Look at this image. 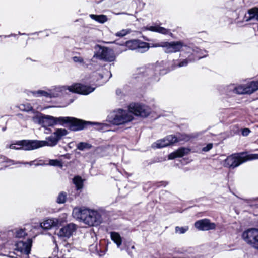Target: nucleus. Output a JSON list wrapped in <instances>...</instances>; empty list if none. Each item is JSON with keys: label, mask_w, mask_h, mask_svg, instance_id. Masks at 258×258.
Masks as SVG:
<instances>
[{"label": "nucleus", "mask_w": 258, "mask_h": 258, "mask_svg": "<svg viewBox=\"0 0 258 258\" xmlns=\"http://www.w3.org/2000/svg\"><path fill=\"white\" fill-rule=\"evenodd\" d=\"M128 112L121 109L114 111L109 116V121L115 125H120L131 121L134 117L132 113L136 116L146 117L151 113V108L145 105L132 103L128 106Z\"/></svg>", "instance_id": "f257e3e1"}, {"label": "nucleus", "mask_w": 258, "mask_h": 258, "mask_svg": "<svg viewBox=\"0 0 258 258\" xmlns=\"http://www.w3.org/2000/svg\"><path fill=\"white\" fill-rule=\"evenodd\" d=\"M166 66V61H162L149 64L148 67L140 68L138 69L135 78L138 81H148V83L157 82L159 80V75L168 72L165 69Z\"/></svg>", "instance_id": "f03ea898"}, {"label": "nucleus", "mask_w": 258, "mask_h": 258, "mask_svg": "<svg viewBox=\"0 0 258 258\" xmlns=\"http://www.w3.org/2000/svg\"><path fill=\"white\" fill-rule=\"evenodd\" d=\"M62 126H67L70 131L73 132L90 129L91 127L97 130L105 131H108L107 128L109 126L106 123L85 121L74 117L69 116H63Z\"/></svg>", "instance_id": "7ed1b4c3"}, {"label": "nucleus", "mask_w": 258, "mask_h": 258, "mask_svg": "<svg viewBox=\"0 0 258 258\" xmlns=\"http://www.w3.org/2000/svg\"><path fill=\"white\" fill-rule=\"evenodd\" d=\"M73 216L90 226H97L102 222L101 214L97 211L86 208H75Z\"/></svg>", "instance_id": "20e7f679"}, {"label": "nucleus", "mask_w": 258, "mask_h": 258, "mask_svg": "<svg viewBox=\"0 0 258 258\" xmlns=\"http://www.w3.org/2000/svg\"><path fill=\"white\" fill-rule=\"evenodd\" d=\"M148 50L150 47H162L166 53H172L179 52L183 46H185L182 41H159L154 43H148Z\"/></svg>", "instance_id": "39448f33"}, {"label": "nucleus", "mask_w": 258, "mask_h": 258, "mask_svg": "<svg viewBox=\"0 0 258 258\" xmlns=\"http://www.w3.org/2000/svg\"><path fill=\"white\" fill-rule=\"evenodd\" d=\"M190 137L187 135H181V137H177L175 135H170L165 138L157 140L152 144V147L155 148H162L172 145L180 141H188Z\"/></svg>", "instance_id": "423d86ee"}, {"label": "nucleus", "mask_w": 258, "mask_h": 258, "mask_svg": "<svg viewBox=\"0 0 258 258\" xmlns=\"http://www.w3.org/2000/svg\"><path fill=\"white\" fill-rule=\"evenodd\" d=\"M63 116L58 117L40 114L33 118L35 122L38 123L44 127L53 126L55 125L62 126Z\"/></svg>", "instance_id": "0eeeda50"}, {"label": "nucleus", "mask_w": 258, "mask_h": 258, "mask_svg": "<svg viewBox=\"0 0 258 258\" xmlns=\"http://www.w3.org/2000/svg\"><path fill=\"white\" fill-rule=\"evenodd\" d=\"M242 238L248 245L258 250V229L250 228L244 231Z\"/></svg>", "instance_id": "6e6552de"}, {"label": "nucleus", "mask_w": 258, "mask_h": 258, "mask_svg": "<svg viewBox=\"0 0 258 258\" xmlns=\"http://www.w3.org/2000/svg\"><path fill=\"white\" fill-rule=\"evenodd\" d=\"M121 46H125L128 49L135 50L138 53H145L148 51V43L143 42L139 39H133L119 44Z\"/></svg>", "instance_id": "1a4fd4ad"}, {"label": "nucleus", "mask_w": 258, "mask_h": 258, "mask_svg": "<svg viewBox=\"0 0 258 258\" xmlns=\"http://www.w3.org/2000/svg\"><path fill=\"white\" fill-rule=\"evenodd\" d=\"M6 147L16 150L31 151L35 150L33 140L15 141L11 144L7 145Z\"/></svg>", "instance_id": "9d476101"}, {"label": "nucleus", "mask_w": 258, "mask_h": 258, "mask_svg": "<svg viewBox=\"0 0 258 258\" xmlns=\"http://www.w3.org/2000/svg\"><path fill=\"white\" fill-rule=\"evenodd\" d=\"M244 162L242 154H234L228 156L224 161L223 165L225 167L234 168Z\"/></svg>", "instance_id": "9b49d317"}, {"label": "nucleus", "mask_w": 258, "mask_h": 258, "mask_svg": "<svg viewBox=\"0 0 258 258\" xmlns=\"http://www.w3.org/2000/svg\"><path fill=\"white\" fill-rule=\"evenodd\" d=\"M96 46L99 48V49L96 55L100 59L108 62H112L115 60L116 56L112 49L98 45Z\"/></svg>", "instance_id": "f8f14e48"}, {"label": "nucleus", "mask_w": 258, "mask_h": 258, "mask_svg": "<svg viewBox=\"0 0 258 258\" xmlns=\"http://www.w3.org/2000/svg\"><path fill=\"white\" fill-rule=\"evenodd\" d=\"M185 46L182 47H184V50L188 53H190L189 55V61L193 62L194 61L199 60L201 58L205 57L206 55L204 54L206 53V51H203L197 47H191L187 46L185 44Z\"/></svg>", "instance_id": "ddd939ff"}, {"label": "nucleus", "mask_w": 258, "mask_h": 258, "mask_svg": "<svg viewBox=\"0 0 258 258\" xmlns=\"http://www.w3.org/2000/svg\"><path fill=\"white\" fill-rule=\"evenodd\" d=\"M33 141L35 150L44 146L53 147L56 145L58 142V139L54 136V133L46 138V141L33 140Z\"/></svg>", "instance_id": "4468645a"}, {"label": "nucleus", "mask_w": 258, "mask_h": 258, "mask_svg": "<svg viewBox=\"0 0 258 258\" xmlns=\"http://www.w3.org/2000/svg\"><path fill=\"white\" fill-rule=\"evenodd\" d=\"M95 89V87L79 83L68 87V90L70 92L77 93L83 95H88L92 92Z\"/></svg>", "instance_id": "2eb2a0df"}, {"label": "nucleus", "mask_w": 258, "mask_h": 258, "mask_svg": "<svg viewBox=\"0 0 258 258\" xmlns=\"http://www.w3.org/2000/svg\"><path fill=\"white\" fill-rule=\"evenodd\" d=\"M32 245V240L30 238L26 241H19L15 244V250L28 256L31 251Z\"/></svg>", "instance_id": "dca6fc26"}, {"label": "nucleus", "mask_w": 258, "mask_h": 258, "mask_svg": "<svg viewBox=\"0 0 258 258\" xmlns=\"http://www.w3.org/2000/svg\"><path fill=\"white\" fill-rule=\"evenodd\" d=\"M195 227L199 230L207 231L215 229L216 225L214 223L210 222L208 219H204L198 220L195 223Z\"/></svg>", "instance_id": "f3484780"}, {"label": "nucleus", "mask_w": 258, "mask_h": 258, "mask_svg": "<svg viewBox=\"0 0 258 258\" xmlns=\"http://www.w3.org/2000/svg\"><path fill=\"white\" fill-rule=\"evenodd\" d=\"M76 225L70 223L62 227L59 231L58 235L59 237L69 238L76 230Z\"/></svg>", "instance_id": "a211bd4d"}, {"label": "nucleus", "mask_w": 258, "mask_h": 258, "mask_svg": "<svg viewBox=\"0 0 258 258\" xmlns=\"http://www.w3.org/2000/svg\"><path fill=\"white\" fill-rule=\"evenodd\" d=\"M111 239L114 242V243L116 244L118 248H120L121 250H126L131 256H133V254L130 251L128 247H126V246L125 247H120L122 243V240L120 235L118 233L115 232H111Z\"/></svg>", "instance_id": "6ab92c4d"}, {"label": "nucleus", "mask_w": 258, "mask_h": 258, "mask_svg": "<svg viewBox=\"0 0 258 258\" xmlns=\"http://www.w3.org/2000/svg\"><path fill=\"white\" fill-rule=\"evenodd\" d=\"M190 152V149L185 147H180L176 151L170 153L168 155V159L170 160L174 159L176 158L182 157L187 155Z\"/></svg>", "instance_id": "aec40b11"}, {"label": "nucleus", "mask_w": 258, "mask_h": 258, "mask_svg": "<svg viewBox=\"0 0 258 258\" xmlns=\"http://www.w3.org/2000/svg\"><path fill=\"white\" fill-rule=\"evenodd\" d=\"M60 222V221L57 218L49 219L41 223L40 226L44 230H48L54 227H58Z\"/></svg>", "instance_id": "412c9836"}, {"label": "nucleus", "mask_w": 258, "mask_h": 258, "mask_svg": "<svg viewBox=\"0 0 258 258\" xmlns=\"http://www.w3.org/2000/svg\"><path fill=\"white\" fill-rule=\"evenodd\" d=\"M143 30H149L152 32H158L163 34H167L169 32V30L164 27H160L159 26H147L144 27Z\"/></svg>", "instance_id": "4be33fe9"}, {"label": "nucleus", "mask_w": 258, "mask_h": 258, "mask_svg": "<svg viewBox=\"0 0 258 258\" xmlns=\"http://www.w3.org/2000/svg\"><path fill=\"white\" fill-rule=\"evenodd\" d=\"M32 93L33 95L35 97L44 96L46 98H52V97H56L58 95V94H56L55 95L53 94L48 93V92H47L45 91H43V90H38V91H33Z\"/></svg>", "instance_id": "5701e85b"}, {"label": "nucleus", "mask_w": 258, "mask_h": 258, "mask_svg": "<svg viewBox=\"0 0 258 258\" xmlns=\"http://www.w3.org/2000/svg\"><path fill=\"white\" fill-rule=\"evenodd\" d=\"M257 8L249 9L247 14L244 16V19L247 22L255 18L256 14L257 12Z\"/></svg>", "instance_id": "b1692460"}, {"label": "nucleus", "mask_w": 258, "mask_h": 258, "mask_svg": "<svg viewBox=\"0 0 258 258\" xmlns=\"http://www.w3.org/2000/svg\"><path fill=\"white\" fill-rule=\"evenodd\" d=\"M248 88V86L239 85L237 86L235 85V94H250V90Z\"/></svg>", "instance_id": "393cba45"}, {"label": "nucleus", "mask_w": 258, "mask_h": 258, "mask_svg": "<svg viewBox=\"0 0 258 258\" xmlns=\"http://www.w3.org/2000/svg\"><path fill=\"white\" fill-rule=\"evenodd\" d=\"M72 59L74 63L83 68H87L88 64L82 57L79 55H74L72 57Z\"/></svg>", "instance_id": "a878e982"}, {"label": "nucleus", "mask_w": 258, "mask_h": 258, "mask_svg": "<svg viewBox=\"0 0 258 258\" xmlns=\"http://www.w3.org/2000/svg\"><path fill=\"white\" fill-rule=\"evenodd\" d=\"M90 17L93 20H94L100 23H104L108 20L107 16L104 15H97L94 14H91L90 15Z\"/></svg>", "instance_id": "bb28decb"}, {"label": "nucleus", "mask_w": 258, "mask_h": 258, "mask_svg": "<svg viewBox=\"0 0 258 258\" xmlns=\"http://www.w3.org/2000/svg\"><path fill=\"white\" fill-rule=\"evenodd\" d=\"M235 85L230 84L225 88V93L228 97H232L235 95Z\"/></svg>", "instance_id": "cd10ccee"}, {"label": "nucleus", "mask_w": 258, "mask_h": 258, "mask_svg": "<svg viewBox=\"0 0 258 258\" xmlns=\"http://www.w3.org/2000/svg\"><path fill=\"white\" fill-rule=\"evenodd\" d=\"M54 136L56 137L59 141L62 137L67 135L68 133V131L64 128H58L54 133Z\"/></svg>", "instance_id": "c85d7f7f"}, {"label": "nucleus", "mask_w": 258, "mask_h": 258, "mask_svg": "<svg viewBox=\"0 0 258 258\" xmlns=\"http://www.w3.org/2000/svg\"><path fill=\"white\" fill-rule=\"evenodd\" d=\"M73 182L75 185L76 190H79L83 188V183L81 177L79 176H75L73 179Z\"/></svg>", "instance_id": "c756f323"}, {"label": "nucleus", "mask_w": 258, "mask_h": 258, "mask_svg": "<svg viewBox=\"0 0 258 258\" xmlns=\"http://www.w3.org/2000/svg\"><path fill=\"white\" fill-rule=\"evenodd\" d=\"M92 145L87 142H80L77 145V149L80 151L89 150L92 147Z\"/></svg>", "instance_id": "7c9ffc66"}, {"label": "nucleus", "mask_w": 258, "mask_h": 258, "mask_svg": "<svg viewBox=\"0 0 258 258\" xmlns=\"http://www.w3.org/2000/svg\"><path fill=\"white\" fill-rule=\"evenodd\" d=\"M13 232L16 238H22L27 235L25 229L16 228L13 230Z\"/></svg>", "instance_id": "2f4dec72"}, {"label": "nucleus", "mask_w": 258, "mask_h": 258, "mask_svg": "<svg viewBox=\"0 0 258 258\" xmlns=\"http://www.w3.org/2000/svg\"><path fill=\"white\" fill-rule=\"evenodd\" d=\"M241 153L242 154L244 162L249 160L258 159V154H245L244 153Z\"/></svg>", "instance_id": "473e14b6"}, {"label": "nucleus", "mask_w": 258, "mask_h": 258, "mask_svg": "<svg viewBox=\"0 0 258 258\" xmlns=\"http://www.w3.org/2000/svg\"><path fill=\"white\" fill-rule=\"evenodd\" d=\"M189 62H191L189 61V55L188 56V58L185 59H183V60L181 61L180 62H177L176 61L174 62V67L172 68V69H174L176 67H185L187 66Z\"/></svg>", "instance_id": "72a5a7b5"}, {"label": "nucleus", "mask_w": 258, "mask_h": 258, "mask_svg": "<svg viewBox=\"0 0 258 258\" xmlns=\"http://www.w3.org/2000/svg\"><path fill=\"white\" fill-rule=\"evenodd\" d=\"M248 87L250 90V94L258 90V81H252L248 85Z\"/></svg>", "instance_id": "f704fd0d"}, {"label": "nucleus", "mask_w": 258, "mask_h": 258, "mask_svg": "<svg viewBox=\"0 0 258 258\" xmlns=\"http://www.w3.org/2000/svg\"><path fill=\"white\" fill-rule=\"evenodd\" d=\"M67 194L64 191L61 192L58 196L56 202L58 204H63L66 202Z\"/></svg>", "instance_id": "c9c22d12"}, {"label": "nucleus", "mask_w": 258, "mask_h": 258, "mask_svg": "<svg viewBox=\"0 0 258 258\" xmlns=\"http://www.w3.org/2000/svg\"><path fill=\"white\" fill-rule=\"evenodd\" d=\"M47 164L50 166L57 167H61L62 166L61 161L57 159H50L49 160V163H48Z\"/></svg>", "instance_id": "e433bc0d"}, {"label": "nucleus", "mask_w": 258, "mask_h": 258, "mask_svg": "<svg viewBox=\"0 0 258 258\" xmlns=\"http://www.w3.org/2000/svg\"><path fill=\"white\" fill-rule=\"evenodd\" d=\"M188 230V226H184V227L176 226L175 229V233L180 234L185 233Z\"/></svg>", "instance_id": "4c0bfd02"}, {"label": "nucleus", "mask_w": 258, "mask_h": 258, "mask_svg": "<svg viewBox=\"0 0 258 258\" xmlns=\"http://www.w3.org/2000/svg\"><path fill=\"white\" fill-rule=\"evenodd\" d=\"M19 108L21 110L25 112H29L33 110V107L29 104L21 105Z\"/></svg>", "instance_id": "58836bf2"}, {"label": "nucleus", "mask_w": 258, "mask_h": 258, "mask_svg": "<svg viewBox=\"0 0 258 258\" xmlns=\"http://www.w3.org/2000/svg\"><path fill=\"white\" fill-rule=\"evenodd\" d=\"M240 130L236 125H233L230 127V133L232 135L240 134Z\"/></svg>", "instance_id": "ea45409f"}, {"label": "nucleus", "mask_w": 258, "mask_h": 258, "mask_svg": "<svg viewBox=\"0 0 258 258\" xmlns=\"http://www.w3.org/2000/svg\"><path fill=\"white\" fill-rule=\"evenodd\" d=\"M130 31L127 29H122L115 33V36L117 37H123L126 34H128Z\"/></svg>", "instance_id": "a19ab883"}, {"label": "nucleus", "mask_w": 258, "mask_h": 258, "mask_svg": "<svg viewBox=\"0 0 258 258\" xmlns=\"http://www.w3.org/2000/svg\"><path fill=\"white\" fill-rule=\"evenodd\" d=\"M249 205L253 209L258 208V198L254 199L249 202Z\"/></svg>", "instance_id": "79ce46f5"}, {"label": "nucleus", "mask_w": 258, "mask_h": 258, "mask_svg": "<svg viewBox=\"0 0 258 258\" xmlns=\"http://www.w3.org/2000/svg\"><path fill=\"white\" fill-rule=\"evenodd\" d=\"M92 77L95 78L93 79V81L97 82L99 79H102L103 78V76L102 74L99 73L98 72H94L92 74Z\"/></svg>", "instance_id": "37998d69"}, {"label": "nucleus", "mask_w": 258, "mask_h": 258, "mask_svg": "<svg viewBox=\"0 0 258 258\" xmlns=\"http://www.w3.org/2000/svg\"><path fill=\"white\" fill-rule=\"evenodd\" d=\"M240 130L241 134L244 137L247 136L251 132L248 128H241Z\"/></svg>", "instance_id": "c03bdc74"}, {"label": "nucleus", "mask_w": 258, "mask_h": 258, "mask_svg": "<svg viewBox=\"0 0 258 258\" xmlns=\"http://www.w3.org/2000/svg\"><path fill=\"white\" fill-rule=\"evenodd\" d=\"M213 146L212 143H209L202 148V151L204 152H208L213 148Z\"/></svg>", "instance_id": "a18cd8bd"}, {"label": "nucleus", "mask_w": 258, "mask_h": 258, "mask_svg": "<svg viewBox=\"0 0 258 258\" xmlns=\"http://www.w3.org/2000/svg\"><path fill=\"white\" fill-rule=\"evenodd\" d=\"M47 163L45 162V161L43 160H37V162L36 163H35V166H43L45 165H47Z\"/></svg>", "instance_id": "49530a36"}, {"label": "nucleus", "mask_w": 258, "mask_h": 258, "mask_svg": "<svg viewBox=\"0 0 258 258\" xmlns=\"http://www.w3.org/2000/svg\"><path fill=\"white\" fill-rule=\"evenodd\" d=\"M155 184L156 185V186L157 187H160L161 186L165 187L168 184V183L166 182H164V181H161V182L155 183Z\"/></svg>", "instance_id": "de8ad7c7"}, {"label": "nucleus", "mask_w": 258, "mask_h": 258, "mask_svg": "<svg viewBox=\"0 0 258 258\" xmlns=\"http://www.w3.org/2000/svg\"><path fill=\"white\" fill-rule=\"evenodd\" d=\"M37 162V160H34L32 161H31V162H18L19 163H23V164H29L30 165V166L32 165H35V163H36Z\"/></svg>", "instance_id": "09e8293b"}, {"label": "nucleus", "mask_w": 258, "mask_h": 258, "mask_svg": "<svg viewBox=\"0 0 258 258\" xmlns=\"http://www.w3.org/2000/svg\"><path fill=\"white\" fill-rule=\"evenodd\" d=\"M16 35L15 34H11L10 35H1L0 37H3L4 38H8V37H10L11 36H15Z\"/></svg>", "instance_id": "8fccbe9b"}, {"label": "nucleus", "mask_w": 258, "mask_h": 258, "mask_svg": "<svg viewBox=\"0 0 258 258\" xmlns=\"http://www.w3.org/2000/svg\"><path fill=\"white\" fill-rule=\"evenodd\" d=\"M121 90L120 89H117L116 91V93L117 95H119L120 94H121Z\"/></svg>", "instance_id": "3c124183"}, {"label": "nucleus", "mask_w": 258, "mask_h": 258, "mask_svg": "<svg viewBox=\"0 0 258 258\" xmlns=\"http://www.w3.org/2000/svg\"><path fill=\"white\" fill-rule=\"evenodd\" d=\"M7 162L11 163L12 164H14V161L12 160H9V161H7Z\"/></svg>", "instance_id": "603ef678"}, {"label": "nucleus", "mask_w": 258, "mask_h": 258, "mask_svg": "<svg viewBox=\"0 0 258 258\" xmlns=\"http://www.w3.org/2000/svg\"><path fill=\"white\" fill-rule=\"evenodd\" d=\"M143 38L146 41H150V40L149 39H148V38H147L145 36H143Z\"/></svg>", "instance_id": "864d4df0"}, {"label": "nucleus", "mask_w": 258, "mask_h": 258, "mask_svg": "<svg viewBox=\"0 0 258 258\" xmlns=\"http://www.w3.org/2000/svg\"><path fill=\"white\" fill-rule=\"evenodd\" d=\"M19 35H25L26 34L25 33H20V32H19Z\"/></svg>", "instance_id": "5fc2aeb1"}, {"label": "nucleus", "mask_w": 258, "mask_h": 258, "mask_svg": "<svg viewBox=\"0 0 258 258\" xmlns=\"http://www.w3.org/2000/svg\"><path fill=\"white\" fill-rule=\"evenodd\" d=\"M176 253H182V252L181 251H176Z\"/></svg>", "instance_id": "6e6d98bb"}, {"label": "nucleus", "mask_w": 258, "mask_h": 258, "mask_svg": "<svg viewBox=\"0 0 258 258\" xmlns=\"http://www.w3.org/2000/svg\"><path fill=\"white\" fill-rule=\"evenodd\" d=\"M134 248H135L134 246V245H132V246H131V249H134Z\"/></svg>", "instance_id": "4d7b16f0"}, {"label": "nucleus", "mask_w": 258, "mask_h": 258, "mask_svg": "<svg viewBox=\"0 0 258 258\" xmlns=\"http://www.w3.org/2000/svg\"><path fill=\"white\" fill-rule=\"evenodd\" d=\"M5 130H6V128H3V129H2V130H3V131H5Z\"/></svg>", "instance_id": "13d9d810"}, {"label": "nucleus", "mask_w": 258, "mask_h": 258, "mask_svg": "<svg viewBox=\"0 0 258 258\" xmlns=\"http://www.w3.org/2000/svg\"><path fill=\"white\" fill-rule=\"evenodd\" d=\"M184 252H188V250H184Z\"/></svg>", "instance_id": "bf43d9fd"}, {"label": "nucleus", "mask_w": 258, "mask_h": 258, "mask_svg": "<svg viewBox=\"0 0 258 258\" xmlns=\"http://www.w3.org/2000/svg\"><path fill=\"white\" fill-rule=\"evenodd\" d=\"M77 52L74 53V54H77Z\"/></svg>", "instance_id": "052dcab7"}, {"label": "nucleus", "mask_w": 258, "mask_h": 258, "mask_svg": "<svg viewBox=\"0 0 258 258\" xmlns=\"http://www.w3.org/2000/svg\"><path fill=\"white\" fill-rule=\"evenodd\" d=\"M121 14V13H118V14H117V15H119V14Z\"/></svg>", "instance_id": "680f3d73"}]
</instances>
